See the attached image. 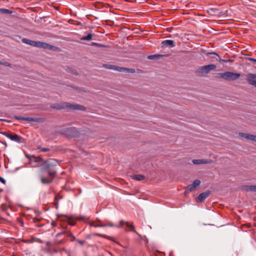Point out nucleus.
<instances>
[{
  "label": "nucleus",
  "instance_id": "f257e3e1",
  "mask_svg": "<svg viewBox=\"0 0 256 256\" xmlns=\"http://www.w3.org/2000/svg\"><path fill=\"white\" fill-rule=\"evenodd\" d=\"M58 162L55 159H48L46 160H44L40 164V178L42 184H48L51 183L56 171L55 167L58 165Z\"/></svg>",
  "mask_w": 256,
  "mask_h": 256
},
{
  "label": "nucleus",
  "instance_id": "f03ea898",
  "mask_svg": "<svg viewBox=\"0 0 256 256\" xmlns=\"http://www.w3.org/2000/svg\"><path fill=\"white\" fill-rule=\"evenodd\" d=\"M22 41L23 43L27 44L28 45L36 47L42 48L44 49H48L50 50H55L56 48L54 46L50 44H49L47 43L42 42H36L32 40H30L26 38H23L22 40Z\"/></svg>",
  "mask_w": 256,
  "mask_h": 256
},
{
  "label": "nucleus",
  "instance_id": "7ed1b4c3",
  "mask_svg": "<svg viewBox=\"0 0 256 256\" xmlns=\"http://www.w3.org/2000/svg\"><path fill=\"white\" fill-rule=\"evenodd\" d=\"M240 76V74L239 73L226 72L224 73L217 74L216 78H223L226 80H237Z\"/></svg>",
  "mask_w": 256,
  "mask_h": 256
},
{
  "label": "nucleus",
  "instance_id": "20e7f679",
  "mask_svg": "<svg viewBox=\"0 0 256 256\" xmlns=\"http://www.w3.org/2000/svg\"><path fill=\"white\" fill-rule=\"evenodd\" d=\"M216 68V66L214 64L204 66L197 70L196 74L199 76H206L210 71L214 70Z\"/></svg>",
  "mask_w": 256,
  "mask_h": 256
},
{
  "label": "nucleus",
  "instance_id": "39448f33",
  "mask_svg": "<svg viewBox=\"0 0 256 256\" xmlns=\"http://www.w3.org/2000/svg\"><path fill=\"white\" fill-rule=\"evenodd\" d=\"M103 66L104 68L116 71L122 72H128V73H134L136 72V70L134 68H122L120 66H118L114 65L112 64H104Z\"/></svg>",
  "mask_w": 256,
  "mask_h": 256
},
{
  "label": "nucleus",
  "instance_id": "423d86ee",
  "mask_svg": "<svg viewBox=\"0 0 256 256\" xmlns=\"http://www.w3.org/2000/svg\"><path fill=\"white\" fill-rule=\"evenodd\" d=\"M62 108H68L72 110H85L86 108L84 106L78 104H74L70 102H63L62 103Z\"/></svg>",
  "mask_w": 256,
  "mask_h": 256
},
{
  "label": "nucleus",
  "instance_id": "0eeeda50",
  "mask_svg": "<svg viewBox=\"0 0 256 256\" xmlns=\"http://www.w3.org/2000/svg\"><path fill=\"white\" fill-rule=\"evenodd\" d=\"M26 156L30 160V164L33 167L38 166L40 168V164L42 159L40 157H35L34 155H26Z\"/></svg>",
  "mask_w": 256,
  "mask_h": 256
},
{
  "label": "nucleus",
  "instance_id": "6e6552de",
  "mask_svg": "<svg viewBox=\"0 0 256 256\" xmlns=\"http://www.w3.org/2000/svg\"><path fill=\"white\" fill-rule=\"evenodd\" d=\"M64 134L68 138H72L77 136L78 132L75 128H68L64 130Z\"/></svg>",
  "mask_w": 256,
  "mask_h": 256
},
{
  "label": "nucleus",
  "instance_id": "1a4fd4ad",
  "mask_svg": "<svg viewBox=\"0 0 256 256\" xmlns=\"http://www.w3.org/2000/svg\"><path fill=\"white\" fill-rule=\"evenodd\" d=\"M14 118L19 120H28L30 122H42L44 121V118H33L30 117H22L20 116H14Z\"/></svg>",
  "mask_w": 256,
  "mask_h": 256
},
{
  "label": "nucleus",
  "instance_id": "9d476101",
  "mask_svg": "<svg viewBox=\"0 0 256 256\" xmlns=\"http://www.w3.org/2000/svg\"><path fill=\"white\" fill-rule=\"evenodd\" d=\"M238 134L240 136L248 140L256 142V136L244 132H239Z\"/></svg>",
  "mask_w": 256,
  "mask_h": 256
},
{
  "label": "nucleus",
  "instance_id": "9b49d317",
  "mask_svg": "<svg viewBox=\"0 0 256 256\" xmlns=\"http://www.w3.org/2000/svg\"><path fill=\"white\" fill-rule=\"evenodd\" d=\"M248 83L256 87V74H248L246 76Z\"/></svg>",
  "mask_w": 256,
  "mask_h": 256
},
{
  "label": "nucleus",
  "instance_id": "f8f14e48",
  "mask_svg": "<svg viewBox=\"0 0 256 256\" xmlns=\"http://www.w3.org/2000/svg\"><path fill=\"white\" fill-rule=\"evenodd\" d=\"M210 191H206L201 193L196 198V200L198 202H202L204 200L207 198L210 195Z\"/></svg>",
  "mask_w": 256,
  "mask_h": 256
},
{
  "label": "nucleus",
  "instance_id": "ddd939ff",
  "mask_svg": "<svg viewBox=\"0 0 256 256\" xmlns=\"http://www.w3.org/2000/svg\"><path fill=\"white\" fill-rule=\"evenodd\" d=\"M212 162V160L207 159L194 160L192 162L194 164H207Z\"/></svg>",
  "mask_w": 256,
  "mask_h": 256
},
{
  "label": "nucleus",
  "instance_id": "4468645a",
  "mask_svg": "<svg viewBox=\"0 0 256 256\" xmlns=\"http://www.w3.org/2000/svg\"><path fill=\"white\" fill-rule=\"evenodd\" d=\"M162 44L163 46H170V48H173L176 46L175 42L173 40H165L162 42Z\"/></svg>",
  "mask_w": 256,
  "mask_h": 256
},
{
  "label": "nucleus",
  "instance_id": "2eb2a0df",
  "mask_svg": "<svg viewBox=\"0 0 256 256\" xmlns=\"http://www.w3.org/2000/svg\"><path fill=\"white\" fill-rule=\"evenodd\" d=\"M242 188L246 192H256V186L246 185L244 186Z\"/></svg>",
  "mask_w": 256,
  "mask_h": 256
},
{
  "label": "nucleus",
  "instance_id": "dca6fc26",
  "mask_svg": "<svg viewBox=\"0 0 256 256\" xmlns=\"http://www.w3.org/2000/svg\"><path fill=\"white\" fill-rule=\"evenodd\" d=\"M10 140L18 143H22V138L16 134H12Z\"/></svg>",
  "mask_w": 256,
  "mask_h": 256
},
{
  "label": "nucleus",
  "instance_id": "f3484780",
  "mask_svg": "<svg viewBox=\"0 0 256 256\" xmlns=\"http://www.w3.org/2000/svg\"><path fill=\"white\" fill-rule=\"evenodd\" d=\"M132 178L133 180L140 181L144 180L145 177L142 174H136L132 176Z\"/></svg>",
  "mask_w": 256,
  "mask_h": 256
},
{
  "label": "nucleus",
  "instance_id": "a211bd4d",
  "mask_svg": "<svg viewBox=\"0 0 256 256\" xmlns=\"http://www.w3.org/2000/svg\"><path fill=\"white\" fill-rule=\"evenodd\" d=\"M206 56L212 55V58H214L216 60H218V61L219 58H220L219 55L215 52H207L206 54Z\"/></svg>",
  "mask_w": 256,
  "mask_h": 256
},
{
  "label": "nucleus",
  "instance_id": "6ab92c4d",
  "mask_svg": "<svg viewBox=\"0 0 256 256\" xmlns=\"http://www.w3.org/2000/svg\"><path fill=\"white\" fill-rule=\"evenodd\" d=\"M92 36H93L92 34L90 33V34H88L86 36H82L80 38V40H92Z\"/></svg>",
  "mask_w": 256,
  "mask_h": 256
},
{
  "label": "nucleus",
  "instance_id": "aec40b11",
  "mask_svg": "<svg viewBox=\"0 0 256 256\" xmlns=\"http://www.w3.org/2000/svg\"><path fill=\"white\" fill-rule=\"evenodd\" d=\"M126 224L127 227L130 228V230L134 232L135 233L138 234V236H140V234L135 230L134 226L132 224H130L129 222H126Z\"/></svg>",
  "mask_w": 256,
  "mask_h": 256
},
{
  "label": "nucleus",
  "instance_id": "412c9836",
  "mask_svg": "<svg viewBox=\"0 0 256 256\" xmlns=\"http://www.w3.org/2000/svg\"><path fill=\"white\" fill-rule=\"evenodd\" d=\"M194 188H195V187H194V186L192 184L188 185L186 188V190L185 191V194H187V193H188V192H192Z\"/></svg>",
  "mask_w": 256,
  "mask_h": 256
},
{
  "label": "nucleus",
  "instance_id": "4be33fe9",
  "mask_svg": "<svg viewBox=\"0 0 256 256\" xmlns=\"http://www.w3.org/2000/svg\"><path fill=\"white\" fill-rule=\"evenodd\" d=\"M90 224L92 226L94 227H106V224H95L94 222H92L90 223Z\"/></svg>",
  "mask_w": 256,
  "mask_h": 256
},
{
  "label": "nucleus",
  "instance_id": "5701e85b",
  "mask_svg": "<svg viewBox=\"0 0 256 256\" xmlns=\"http://www.w3.org/2000/svg\"><path fill=\"white\" fill-rule=\"evenodd\" d=\"M66 71L70 73V74H78V72H77L74 70H73L70 68H68L67 69H66Z\"/></svg>",
  "mask_w": 256,
  "mask_h": 256
},
{
  "label": "nucleus",
  "instance_id": "b1692460",
  "mask_svg": "<svg viewBox=\"0 0 256 256\" xmlns=\"http://www.w3.org/2000/svg\"><path fill=\"white\" fill-rule=\"evenodd\" d=\"M92 46H97L100 47V48H108V46H104V45L98 44V43H96V42H92Z\"/></svg>",
  "mask_w": 256,
  "mask_h": 256
},
{
  "label": "nucleus",
  "instance_id": "393cba45",
  "mask_svg": "<svg viewBox=\"0 0 256 256\" xmlns=\"http://www.w3.org/2000/svg\"><path fill=\"white\" fill-rule=\"evenodd\" d=\"M200 184V180H195L194 182H193V184H192L194 187H195V188L198 186H199Z\"/></svg>",
  "mask_w": 256,
  "mask_h": 256
},
{
  "label": "nucleus",
  "instance_id": "a878e982",
  "mask_svg": "<svg viewBox=\"0 0 256 256\" xmlns=\"http://www.w3.org/2000/svg\"><path fill=\"white\" fill-rule=\"evenodd\" d=\"M38 150H40V152H47L50 150V148H44L42 147H38Z\"/></svg>",
  "mask_w": 256,
  "mask_h": 256
},
{
  "label": "nucleus",
  "instance_id": "bb28decb",
  "mask_svg": "<svg viewBox=\"0 0 256 256\" xmlns=\"http://www.w3.org/2000/svg\"><path fill=\"white\" fill-rule=\"evenodd\" d=\"M2 134L5 136L6 137H7L8 138L10 139V137L12 136V134H9L8 132H2Z\"/></svg>",
  "mask_w": 256,
  "mask_h": 256
},
{
  "label": "nucleus",
  "instance_id": "cd10ccee",
  "mask_svg": "<svg viewBox=\"0 0 256 256\" xmlns=\"http://www.w3.org/2000/svg\"><path fill=\"white\" fill-rule=\"evenodd\" d=\"M2 134L5 136L6 137H7L8 138L10 139V137L12 136V134H9L8 132H2Z\"/></svg>",
  "mask_w": 256,
  "mask_h": 256
},
{
  "label": "nucleus",
  "instance_id": "c85d7f7f",
  "mask_svg": "<svg viewBox=\"0 0 256 256\" xmlns=\"http://www.w3.org/2000/svg\"><path fill=\"white\" fill-rule=\"evenodd\" d=\"M0 10L3 13H5V14H10L12 12L10 10L5 9V8L0 9Z\"/></svg>",
  "mask_w": 256,
  "mask_h": 256
},
{
  "label": "nucleus",
  "instance_id": "c756f323",
  "mask_svg": "<svg viewBox=\"0 0 256 256\" xmlns=\"http://www.w3.org/2000/svg\"><path fill=\"white\" fill-rule=\"evenodd\" d=\"M96 236H100L102 238H110L109 236H106L105 234H96Z\"/></svg>",
  "mask_w": 256,
  "mask_h": 256
},
{
  "label": "nucleus",
  "instance_id": "7c9ffc66",
  "mask_svg": "<svg viewBox=\"0 0 256 256\" xmlns=\"http://www.w3.org/2000/svg\"><path fill=\"white\" fill-rule=\"evenodd\" d=\"M218 62H232V60H224L221 58H219Z\"/></svg>",
  "mask_w": 256,
  "mask_h": 256
},
{
  "label": "nucleus",
  "instance_id": "2f4dec72",
  "mask_svg": "<svg viewBox=\"0 0 256 256\" xmlns=\"http://www.w3.org/2000/svg\"><path fill=\"white\" fill-rule=\"evenodd\" d=\"M68 224L71 226H74L76 224V222L74 220L68 218Z\"/></svg>",
  "mask_w": 256,
  "mask_h": 256
},
{
  "label": "nucleus",
  "instance_id": "473e14b6",
  "mask_svg": "<svg viewBox=\"0 0 256 256\" xmlns=\"http://www.w3.org/2000/svg\"><path fill=\"white\" fill-rule=\"evenodd\" d=\"M77 242L82 246L84 245L85 244V241L78 240Z\"/></svg>",
  "mask_w": 256,
  "mask_h": 256
},
{
  "label": "nucleus",
  "instance_id": "72a5a7b5",
  "mask_svg": "<svg viewBox=\"0 0 256 256\" xmlns=\"http://www.w3.org/2000/svg\"><path fill=\"white\" fill-rule=\"evenodd\" d=\"M248 60L250 61H252V62H254L256 64V59L254 58H248Z\"/></svg>",
  "mask_w": 256,
  "mask_h": 256
},
{
  "label": "nucleus",
  "instance_id": "f704fd0d",
  "mask_svg": "<svg viewBox=\"0 0 256 256\" xmlns=\"http://www.w3.org/2000/svg\"><path fill=\"white\" fill-rule=\"evenodd\" d=\"M107 226H110V227H114L116 226L114 224H112V223H109V224H106Z\"/></svg>",
  "mask_w": 256,
  "mask_h": 256
},
{
  "label": "nucleus",
  "instance_id": "c9c22d12",
  "mask_svg": "<svg viewBox=\"0 0 256 256\" xmlns=\"http://www.w3.org/2000/svg\"><path fill=\"white\" fill-rule=\"evenodd\" d=\"M0 181L4 184H5L6 182V180L2 177H0Z\"/></svg>",
  "mask_w": 256,
  "mask_h": 256
},
{
  "label": "nucleus",
  "instance_id": "e433bc0d",
  "mask_svg": "<svg viewBox=\"0 0 256 256\" xmlns=\"http://www.w3.org/2000/svg\"><path fill=\"white\" fill-rule=\"evenodd\" d=\"M2 65H4V66H10V64H9L8 62H3Z\"/></svg>",
  "mask_w": 256,
  "mask_h": 256
},
{
  "label": "nucleus",
  "instance_id": "4c0bfd02",
  "mask_svg": "<svg viewBox=\"0 0 256 256\" xmlns=\"http://www.w3.org/2000/svg\"><path fill=\"white\" fill-rule=\"evenodd\" d=\"M36 240V242H40V243H42V241L41 240L39 239V238H34Z\"/></svg>",
  "mask_w": 256,
  "mask_h": 256
},
{
  "label": "nucleus",
  "instance_id": "58836bf2",
  "mask_svg": "<svg viewBox=\"0 0 256 256\" xmlns=\"http://www.w3.org/2000/svg\"><path fill=\"white\" fill-rule=\"evenodd\" d=\"M124 224V222L123 221H120V224H119V226L120 227L122 226Z\"/></svg>",
  "mask_w": 256,
  "mask_h": 256
},
{
  "label": "nucleus",
  "instance_id": "ea45409f",
  "mask_svg": "<svg viewBox=\"0 0 256 256\" xmlns=\"http://www.w3.org/2000/svg\"><path fill=\"white\" fill-rule=\"evenodd\" d=\"M76 218L79 220H84V217H77Z\"/></svg>",
  "mask_w": 256,
  "mask_h": 256
},
{
  "label": "nucleus",
  "instance_id": "a19ab883",
  "mask_svg": "<svg viewBox=\"0 0 256 256\" xmlns=\"http://www.w3.org/2000/svg\"><path fill=\"white\" fill-rule=\"evenodd\" d=\"M69 236H70V237L72 238L73 240H75L76 238H75V237H74V236L72 234H70V235H69Z\"/></svg>",
  "mask_w": 256,
  "mask_h": 256
},
{
  "label": "nucleus",
  "instance_id": "79ce46f5",
  "mask_svg": "<svg viewBox=\"0 0 256 256\" xmlns=\"http://www.w3.org/2000/svg\"><path fill=\"white\" fill-rule=\"evenodd\" d=\"M210 10L212 11V12H214V8H210L209 10H208V11L209 12Z\"/></svg>",
  "mask_w": 256,
  "mask_h": 256
},
{
  "label": "nucleus",
  "instance_id": "37998d69",
  "mask_svg": "<svg viewBox=\"0 0 256 256\" xmlns=\"http://www.w3.org/2000/svg\"><path fill=\"white\" fill-rule=\"evenodd\" d=\"M24 242H31V240H24Z\"/></svg>",
  "mask_w": 256,
  "mask_h": 256
},
{
  "label": "nucleus",
  "instance_id": "c03bdc74",
  "mask_svg": "<svg viewBox=\"0 0 256 256\" xmlns=\"http://www.w3.org/2000/svg\"><path fill=\"white\" fill-rule=\"evenodd\" d=\"M56 208H58V202H56Z\"/></svg>",
  "mask_w": 256,
  "mask_h": 256
},
{
  "label": "nucleus",
  "instance_id": "a18cd8bd",
  "mask_svg": "<svg viewBox=\"0 0 256 256\" xmlns=\"http://www.w3.org/2000/svg\"><path fill=\"white\" fill-rule=\"evenodd\" d=\"M0 120H1V121H6V120L0 118Z\"/></svg>",
  "mask_w": 256,
  "mask_h": 256
},
{
  "label": "nucleus",
  "instance_id": "49530a36",
  "mask_svg": "<svg viewBox=\"0 0 256 256\" xmlns=\"http://www.w3.org/2000/svg\"><path fill=\"white\" fill-rule=\"evenodd\" d=\"M152 56H148V58H151V57H152Z\"/></svg>",
  "mask_w": 256,
  "mask_h": 256
},
{
  "label": "nucleus",
  "instance_id": "de8ad7c7",
  "mask_svg": "<svg viewBox=\"0 0 256 256\" xmlns=\"http://www.w3.org/2000/svg\"><path fill=\"white\" fill-rule=\"evenodd\" d=\"M60 234H61L60 233H58V234L57 236H58V235H60Z\"/></svg>",
  "mask_w": 256,
  "mask_h": 256
},
{
  "label": "nucleus",
  "instance_id": "09e8293b",
  "mask_svg": "<svg viewBox=\"0 0 256 256\" xmlns=\"http://www.w3.org/2000/svg\"><path fill=\"white\" fill-rule=\"evenodd\" d=\"M3 62H0V64H2Z\"/></svg>",
  "mask_w": 256,
  "mask_h": 256
},
{
  "label": "nucleus",
  "instance_id": "8fccbe9b",
  "mask_svg": "<svg viewBox=\"0 0 256 256\" xmlns=\"http://www.w3.org/2000/svg\"><path fill=\"white\" fill-rule=\"evenodd\" d=\"M98 222H100V220L99 219H97Z\"/></svg>",
  "mask_w": 256,
  "mask_h": 256
}]
</instances>
